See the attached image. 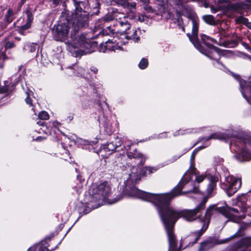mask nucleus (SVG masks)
I'll use <instances>...</instances> for the list:
<instances>
[{"mask_svg": "<svg viewBox=\"0 0 251 251\" xmlns=\"http://www.w3.org/2000/svg\"><path fill=\"white\" fill-rule=\"evenodd\" d=\"M237 205L240 207V211L234 208L228 207H215L214 206L209 207L205 212V215L200 221L202 225L200 231L197 233V237L195 242H196L207 228L211 215L214 211L222 213L224 216L228 218L229 220L238 223L241 219L244 218V213L249 212L251 213V191L248 194H243L237 198Z\"/></svg>", "mask_w": 251, "mask_h": 251, "instance_id": "1", "label": "nucleus"}, {"mask_svg": "<svg viewBox=\"0 0 251 251\" xmlns=\"http://www.w3.org/2000/svg\"><path fill=\"white\" fill-rule=\"evenodd\" d=\"M192 23L193 25L192 35L190 33L187 34L191 42L201 53L211 59L218 60L220 56L223 54V51L210 44V43H216V40L205 34H202L201 40L207 47L206 50H203L198 41L199 21L196 18H193L192 19Z\"/></svg>", "mask_w": 251, "mask_h": 251, "instance_id": "2", "label": "nucleus"}, {"mask_svg": "<svg viewBox=\"0 0 251 251\" xmlns=\"http://www.w3.org/2000/svg\"><path fill=\"white\" fill-rule=\"evenodd\" d=\"M87 19L85 15L76 14L73 15L72 21H70L63 16L60 23L54 26L53 32L54 39L58 41H65L67 39L71 25L73 31L77 32L84 25Z\"/></svg>", "mask_w": 251, "mask_h": 251, "instance_id": "3", "label": "nucleus"}, {"mask_svg": "<svg viewBox=\"0 0 251 251\" xmlns=\"http://www.w3.org/2000/svg\"><path fill=\"white\" fill-rule=\"evenodd\" d=\"M240 85L243 97L251 104V83L240 80ZM237 139L245 145L241 152L235 156L239 161H248L251 159V134L242 133L238 135Z\"/></svg>", "mask_w": 251, "mask_h": 251, "instance_id": "4", "label": "nucleus"}, {"mask_svg": "<svg viewBox=\"0 0 251 251\" xmlns=\"http://www.w3.org/2000/svg\"><path fill=\"white\" fill-rule=\"evenodd\" d=\"M205 178V175L197 172L195 168H190L183 175L178 185L173 190V192H182V189L186 188L188 190L183 193H198L200 192L198 184L201 182Z\"/></svg>", "mask_w": 251, "mask_h": 251, "instance_id": "5", "label": "nucleus"}, {"mask_svg": "<svg viewBox=\"0 0 251 251\" xmlns=\"http://www.w3.org/2000/svg\"><path fill=\"white\" fill-rule=\"evenodd\" d=\"M72 41L67 43V50L73 56L80 57L90 52L91 45L84 35H78L75 38L72 35Z\"/></svg>", "mask_w": 251, "mask_h": 251, "instance_id": "6", "label": "nucleus"}, {"mask_svg": "<svg viewBox=\"0 0 251 251\" xmlns=\"http://www.w3.org/2000/svg\"><path fill=\"white\" fill-rule=\"evenodd\" d=\"M88 193L96 201H103L111 195L112 187L108 181L93 183L90 186Z\"/></svg>", "mask_w": 251, "mask_h": 251, "instance_id": "7", "label": "nucleus"}, {"mask_svg": "<svg viewBox=\"0 0 251 251\" xmlns=\"http://www.w3.org/2000/svg\"><path fill=\"white\" fill-rule=\"evenodd\" d=\"M241 184V178L229 176L226 177L225 182L223 184L222 187L226 190L227 195L231 197L240 188Z\"/></svg>", "mask_w": 251, "mask_h": 251, "instance_id": "8", "label": "nucleus"}, {"mask_svg": "<svg viewBox=\"0 0 251 251\" xmlns=\"http://www.w3.org/2000/svg\"><path fill=\"white\" fill-rule=\"evenodd\" d=\"M238 236V233H235L233 235L231 236L230 237L223 239V240H218V239H211L208 240L201 244V247L200 248V251H202L203 250H205L209 248L212 247L216 245H220V244H224L228 243L230 240L233 239L237 237Z\"/></svg>", "mask_w": 251, "mask_h": 251, "instance_id": "9", "label": "nucleus"}, {"mask_svg": "<svg viewBox=\"0 0 251 251\" xmlns=\"http://www.w3.org/2000/svg\"><path fill=\"white\" fill-rule=\"evenodd\" d=\"M112 20V18L110 17H107L104 18H102L99 20L96 24V27L99 28H104L102 30L103 35H110V34H113L114 30L111 29V27L110 25H107V23Z\"/></svg>", "mask_w": 251, "mask_h": 251, "instance_id": "10", "label": "nucleus"}, {"mask_svg": "<svg viewBox=\"0 0 251 251\" xmlns=\"http://www.w3.org/2000/svg\"><path fill=\"white\" fill-rule=\"evenodd\" d=\"M121 145L122 141L121 139L116 137L115 138L114 141L101 146L100 147L101 151L103 150L105 152H112L115 151L117 147L121 146Z\"/></svg>", "mask_w": 251, "mask_h": 251, "instance_id": "11", "label": "nucleus"}, {"mask_svg": "<svg viewBox=\"0 0 251 251\" xmlns=\"http://www.w3.org/2000/svg\"><path fill=\"white\" fill-rule=\"evenodd\" d=\"M120 16L118 17L117 16L116 20L117 21V25L122 27V31L126 32V34H129V32L126 31L127 30L130 28V25L128 23L127 18L123 14H120Z\"/></svg>", "mask_w": 251, "mask_h": 251, "instance_id": "12", "label": "nucleus"}, {"mask_svg": "<svg viewBox=\"0 0 251 251\" xmlns=\"http://www.w3.org/2000/svg\"><path fill=\"white\" fill-rule=\"evenodd\" d=\"M235 9L241 13L251 9V0H247L246 2H240L234 5Z\"/></svg>", "mask_w": 251, "mask_h": 251, "instance_id": "13", "label": "nucleus"}, {"mask_svg": "<svg viewBox=\"0 0 251 251\" xmlns=\"http://www.w3.org/2000/svg\"><path fill=\"white\" fill-rule=\"evenodd\" d=\"M232 136L235 135H231L230 134H229L228 133L217 132L212 134L210 136H209L207 138H204V139L206 141H208L211 139L226 140L227 138H231Z\"/></svg>", "mask_w": 251, "mask_h": 251, "instance_id": "14", "label": "nucleus"}, {"mask_svg": "<svg viewBox=\"0 0 251 251\" xmlns=\"http://www.w3.org/2000/svg\"><path fill=\"white\" fill-rule=\"evenodd\" d=\"M26 16V21L25 24L22 25L20 29V32L23 33V31L28 29L30 26L33 20V15L32 13L27 11L25 13Z\"/></svg>", "mask_w": 251, "mask_h": 251, "instance_id": "15", "label": "nucleus"}, {"mask_svg": "<svg viewBox=\"0 0 251 251\" xmlns=\"http://www.w3.org/2000/svg\"><path fill=\"white\" fill-rule=\"evenodd\" d=\"M232 40L227 41L224 43V46L228 48H234L236 47L238 43L241 41V37L236 34H233L232 35Z\"/></svg>", "mask_w": 251, "mask_h": 251, "instance_id": "16", "label": "nucleus"}, {"mask_svg": "<svg viewBox=\"0 0 251 251\" xmlns=\"http://www.w3.org/2000/svg\"><path fill=\"white\" fill-rule=\"evenodd\" d=\"M14 18V13L13 11L9 9L7 14L5 16L4 23H1L0 25L1 29L6 28L7 25L11 23L13 20Z\"/></svg>", "mask_w": 251, "mask_h": 251, "instance_id": "17", "label": "nucleus"}, {"mask_svg": "<svg viewBox=\"0 0 251 251\" xmlns=\"http://www.w3.org/2000/svg\"><path fill=\"white\" fill-rule=\"evenodd\" d=\"M219 180V177L217 176H211L210 177V183L207 187V192L210 194L212 192L215 188V183Z\"/></svg>", "mask_w": 251, "mask_h": 251, "instance_id": "18", "label": "nucleus"}, {"mask_svg": "<svg viewBox=\"0 0 251 251\" xmlns=\"http://www.w3.org/2000/svg\"><path fill=\"white\" fill-rule=\"evenodd\" d=\"M133 151L134 152H131L130 151H127V155L128 157L130 159L135 158L136 159L139 160V162H137L138 164L139 163H141L142 159H140V158L142 157L143 155L139 152H137L136 150H134Z\"/></svg>", "mask_w": 251, "mask_h": 251, "instance_id": "19", "label": "nucleus"}, {"mask_svg": "<svg viewBox=\"0 0 251 251\" xmlns=\"http://www.w3.org/2000/svg\"><path fill=\"white\" fill-rule=\"evenodd\" d=\"M68 69L73 71V74L74 75L83 76L84 75L85 70L81 67L74 66V68L69 67Z\"/></svg>", "mask_w": 251, "mask_h": 251, "instance_id": "20", "label": "nucleus"}, {"mask_svg": "<svg viewBox=\"0 0 251 251\" xmlns=\"http://www.w3.org/2000/svg\"><path fill=\"white\" fill-rule=\"evenodd\" d=\"M137 35V31L135 30H133L132 33L131 35H126V34H122L121 36L122 37H124L125 38V39L126 40H128V39H132L135 42H138L139 40V37Z\"/></svg>", "mask_w": 251, "mask_h": 251, "instance_id": "21", "label": "nucleus"}, {"mask_svg": "<svg viewBox=\"0 0 251 251\" xmlns=\"http://www.w3.org/2000/svg\"><path fill=\"white\" fill-rule=\"evenodd\" d=\"M203 19L208 24L214 25L215 24V21L213 16L207 15L203 16Z\"/></svg>", "mask_w": 251, "mask_h": 251, "instance_id": "22", "label": "nucleus"}, {"mask_svg": "<svg viewBox=\"0 0 251 251\" xmlns=\"http://www.w3.org/2000/svg\"><path fill=\"white\" fill-rule=\"evenodd\" d=\"M218 33L219 34L220 38L221 39L224 38L228 37L229 35V33L228 32V29L225 30L223 28H219Z\"/></svg>", "mask_w": 251, "mask_h": 251, "instance_id": "23", "label": "nucleus"}, {"mask_svg": "<svg viewBox=\"0 0 251 251\" xmlns=\"http://www.w3.org/2000/svg\"><path fill=\"white\" fill-rule=\"evenodd\" d=\"M103 126L104 127L106 133L108 134H110L112 132V129L111 124L109 121H106L104 124Z\"/></svg>", "mask_w": 251, "mask_h": 251, "instance_id": "24", "label": "nucleus"}, {"mask_svg": "<svg viewBox=\"0 0 251 251\" xmlns=\"http://www.w3.org/2000/svg\"><path fill=\"white\" fill-rule=\"evenodd\" d=\"M204 148H205V147H203V146L200 147L199 148V150H195L193 152V153H192L191 156V160H190L191 161V167H190V168H194L193 164H194V159H195V157L197 152L199 150H200L202 149H203Z\"/></svg>", "mask_w": 251, "mask_h": 251, "instance_id": "25", "label": "nucleus"}, {"mask_svg": "<svg viewBox=\"0 0 251 251\" xmlns=\"http://www.w3.org/2000/svg\"><path fill=\"white\" fill-rule=\"evenodd\" d=\"M148 61L146 58H142L139 63V67L141 69H144L148 66Z\"/></svg>", "mask_w": 251, "mask_h": 251, "instance_id": "26", "label": "nucleus"}, {"mask_svg": "<svg viewBox=\"0 0 251 251\" xmlns=\"http://www.w3.org/2000/svg\"><path fill=\"white\" fill-rule=\"evenodd\" d=\"M126 43V41H119V42H117V45H115L114 46H112V47H109V48L113 50V51H115L116 50H122L121 49V47H120V46L119 45V44H125Z\"/></svg>", "mask_w": 251, "mask_h": 251, "instance_id": "27", "label": "nucleus"}, {"mask_svg": "<svg viewBox=\"0 0 251 251\" xmlns=\"http://www.w3.org/2000/svg\"><path fill=\"white\" fill-rule=\"evenodd\" d=\"M38 117L41 120H46L49 118V115L47 112L43 111L39 113Z\"/></svg>", "mask_w": 251, "mask_h": 251, "instance_id": "28", "label": "nucleus"}, {"mask_svg": "<svg viewBox=\"0 0 251 251\" xmlns=\"http://www.w3.org/2000/svg\"><path fill=\"white\" fill-rule=\"evenodd\" d=\"M32 94H33V92L32 91H28V92H26L27 97L25 99V101H26V103L27 104L30 105V106H32V102H31L32 100L30 98V96H31L32 95Z\"/></svg>", "mask_w": 251, "mask_h": 251, "instance_id": "29", "label": "nucleus"}, {"mask_svg": "<svg viewBox=\"0 0 251 251\" xmlns=\"http://www.w3.org/2000/svg\"><path fill=\"white\" fill-rule=\"evenodd\" d=\"M236 22L237 23H242L244 25L248 23V20L242 16H240L236 19Z\"/></svg>", "mask_w": 251, "mask_h": 251, "instance_id": "30", "label": "nucleus"}, {"mask_svg": "<svg viewBox=\"0 0 251 251\" xmlns=\"http://www.w3.org/2000/svg\"><path fill=\"white\" fill-rule=\"evenodd\" d=\"M117 3L124 7H127L129 6V3L127 0H117Z\"/></svg>", "mask_w": 251, "mask_h": 251, "instance_id": "31", "label": "nucleus"}, {"mask_svg": "<svg viewBox=\"0 0 251 251\" xmlns=\"http://www.w3.org/2000/svg\"><path fill=\"white\" fill-rule=\"evenodd\" d=\"M37 45L36 44L32 43L30 45V51L31 52H34L36 49Z\"/></svg>", "mask_w": 251, "mask_h": 251, "instance_id": "32", "label": "nucleus"}, {"mask_svg": "<svg viewBox=\"0 0 251 251\" xmlns=\"http://www.w3.org/2000/svg\"><path fill=\"white\" fill-rule=\"evenodd\" d=\"M181 155L177 156H175L172 159L168 161V162L165 165H168L169 163H171L175 161H176L178 158H179L180 157Z\"/></svg>", "mask_w": 251, "mask_h": 251, "instance_id": "33", "label": "nucleus"}, {"mask_svg": "<svg viewBox=\"0 0 251 251\" xmlns=\"http://www.w3.org/2000/svg\"><path fill=\"white\" fill-rule=\"evenodd\" d=\"M14 44L13 42H8L6 43V44L5 45V48L10 49V48L14 47Z\"/></svg>", "mask_w": 251, "mask_h": 251, "instance_id": "34", "label": "nucleus"}, {"mask_svg": "<svg viewBox=\"0 0 251 251\" xmlns=\"http://www.w3.org/2000/svg\"><path fill=\"white\" fill-rule=\"evenodd\" d=\"M185 133V132H184V131H178L175 133V136H177V135H183Z\"/></svg>", "mask_w": 251, "mask_h": 251, "instance_id": "35", "label": "nucleus"}, {"mask_svg": "<svg viewBox=\"0 0 251 251\" xmlns=\"http://www.w3.org/2000/svg\"><path fill=\"white\" fill-rule=\"evenodd\" d=\"M230 0H218V2L220 3H223V2H229Z\"/></svg>", "mask_w": 251, "mask_h": 251, "instance_id": "36", "label": "nucleus"}, {"mask_svg": "<svg viewBox=\"0 0 251 251\" xmlns=\"http://www.w3.org/2000/svg\"><path fill=\"white\" fill-rule=\"evenodd\" d=\"M167 137V133H162L159 135V138H164Z\"/></svg>", "mask_w": 251, "mask_h": 251, "instance_id": "37", "label": "nucleus"}, {"mask_svg": "<svg viewBox=\"0 0 251 251\" xmlns=\"http://www.w3.org/2000/svg\"><path fill=\"white\" fill-rule=\"evenodd\" d=\"M245 25L248 27L249 28L251 29V23L249 22L248 21V24H246Z\"/></svg>", "mask_w": 251, "mask_h": 251, "instance_id": "38", "label": "nucleus"}, {"mask_svg": "<svg viewBox=\"0 0 251 251\" xmlns=\"http://www.w3.org/2000/svg\"><path fill=\"white\" fill-rule=\"evenodd\" d=\"M92 71H93L95 74H96L98 72V69L96 68H94L92 69Z\"/></svg>", "mask_w": 251, "mask_h": 251, "instance_id": "39", "label": "nucleus"}, {"mask_svg": "<svg viewBox=\"0 0 251 251\" xmlns=\"http://www.w3.org/2000/svg\"><path fill=\"white\" fill-rule=\"evenodd\" d=\"M37 124H38V125H39L40 126H44V122H42V121H40V122H38L37 123Z\"/></svg>", "mask_w": 251, "mask_h": 251, "instance_id": "40", "label": "nucleus"}, {"mask_svg": "<svg viewBox=\"0 0 251 251\" xmlns=\"http://www.w3.org/2000/svg\"><path fill=\"white\" fill-rule=\"evenodd\" d=\"M123 40H124V39L122 37H121L119 39L118 42H119V41H124ZM115 42H117V43L118 42V41H117V40H115Z\"/></svg>", "mask_w": 251, "mask_h": 251, "instance_id": "41", "label": "nucleus"}, {"mask_svg": "<svg viewBox=\"0 0 251 251\" xmlns=\"http://www.w3.org/2000/svg\"><path fill=\"white\" fill-rule=\"evenodd\" d=\"M41 139H42V137H39L37 138L36 140H37V141H41Z\"/></svg>", "mask_w": 251, "mask_h": 251, "instance_id": "42", "label": "nucleus"}, {"mask_svg": "<svg viewBox=\"0 0 251 251\" xmlns=\"http://www.w3.org/2000/svg\"><path fill=\"white\" fill-rule=\"evenodd\" d=\"M119 200H120V199H117L116 200H115L113 202H111V203H113L116 202L118 201Z\"/></svg>", "mask_w": 251, "mask_h": 251, "instance_id": "43", "label": "nucleus"}, {"mask_svg": "<svg viewBox=\"0 0 251 251\" xmlns=\"http://www.w3.org/2000/svg\"><path fill=\"white\" fill-rule=\"evenodd\" d=\"M131 6L134 7L135 4H131Z\"/></svg>", "mask_w": 251, "mask_h": 251, "instance_id": "44", "label": "nucleus"}, {"mask_svg": "<svg viewBox=\"0 0 251 251\" xmlns=\"http://www.w3.org/2000/svg\"><path fill=\"white\" fill-rule=\"evenodd\" d=\"M247 57L251 61V56H247Z\"/></svg>", "mask_w": 251, "mask_h": 251, "instance_id": "45", "label": "nucleus"}, {"mask_svg": "<svg viewBox=\"0 0 251 251\" xmlns=\"http://www.w3.org/2000/svg\"><path fill=\"white\" fill-rule=\"evenodd\" d=\"M188 151V150H185V152H184V153H185L186 152H187Z\"/></svg>", "mask_w": 251, "mask_h": 251, "instance_id": "46", "label": "nucleus"}, {"mask_svg": "<svg viewBox=\"0 0 251 251\" xmlns=\"http://www.w3.org/2000/svg\"><path fill=\"white\" fill-rule=\"evenodd\" d=\"M25 1V0H23V2H24Z\"/></svg>", "mask_w": 251, "mask_h": 251, "instance_id": "47", "label": "nucleus"}]
</instances>
